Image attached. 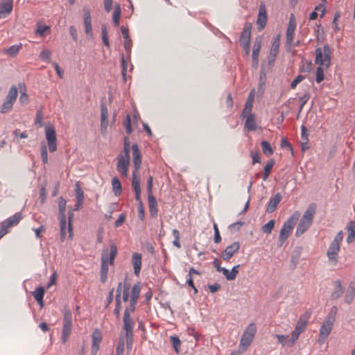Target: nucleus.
I'll use <instances>...</instances> for the list:
<instances>
[{
	"instance_id": "nucleus-1",
	"label": "nucleus",
	"mask_w": 355,
	"mask_h": 355,
	"mask_svg": "<svg viewBox=\"0 0 355 355\" xmlns=\"http://www.w3.org/2000/svg\"><path fill=\"white\" fill-rule=\"evenodd\" d=\"M316 208L317 206L315 203H311L309 205L297 227L295 231V236L297 237L302 235L310 227L313 223L314 215L316 212Z\"/></svg>"
},
{
	"instance_id": "nucleus-2",
	"label": "nucleus",
	"mask_w": 355,
	"mask_h": 355,
	"mask_svg": "<svg viewBox=\"0 0 355 355\" xmlns=\"http://www.w3.org/2000/svg\"><path fill=\"white\" fill-rule=\"evenodd\" d=\"M110 247V255H108V248L107 247H104L102 250L101 256V274H107L108 265L110 264L112 266L114 263V259L118 251L117 246L114 243L111 242Z\"/></svg>"
},
{
	"instance_id": "nucleus-3",
	"label": "nucleus",
	"mask_w": 355,
	"mask_h": 355,
	"mask_svg": "<svg viewBox=\"0 0 355 355\" xmlns=\"http://www.w3.org/2000/svg\"><path fill=\"white\" fill-rule=\"evenodd\" d=\"M331 51L328 44H324L323 49L317 48L315 49V64L328 68L331 64Z\"/></svg>"
},
{
	"instance_id": "nucleus-4",
	"label": "nucleus",
	"mask_w": 355,
	"mask_h": 355,
	"mask_svg": "<svg viewBox=\"0 0 355 355\" xmlns=\"http://www.w3.org/2000/svg\"><path fill=\"white\" fill-rule=\"evenodd\" d=\"M257 329L254 323L250 324L244 331L240 341V350L245 352L252 343L255 335Z\"/></svg>"
},
{
	"instance_id": "nucleus-5",
	"label": "nucleus",
	"mask_w": 355,
	"mask_h": 355,
	"mask_svg": "<svg viewBox=\"0 0 355 355\" xmlns=\"http://www.w3.org/2000/svg\"><path fill=\"white\" fill-rule=\"evenodd\" d=\"M73 216V213L69 212V221L67 227V218H58L60 223V241L63 242L67 236V230L69 232V238L72 239L73 236V226H72V218Z\"/></svg>"
},
{
	"instance_id": "nucleus-6",
	"label": "nucleus",
	"mask_w": 355,
	"mask_h": 355,
	"mask_svg": "<svg viewBox=\"0 0 355 355\" xmlns=\"http://www.w3.org/2000/svg\"><path fill=\"white\" fill-rule=\"evenodd\" d=\"M72 327V314L70 311H67L64 313L63 327L62 330V340L64 343L68 340Z\"/></svg>"
},
{
	"instance_id": "nucleus-7",
	"label": "nucleus",
	"mask_w": 355,
	"mask_h": 355,
	"mask_svg": "<svg viewBox=\"0 0 355 355\" xmlns=\"http://www.w3.org/2000/svg\"><path fill=\"white\" fill-rule=\"evenodd\" d=\"M45 135L48 143V148L51 153L57 150V137L55 128L48 125L45 128Z\"/></svg>"
},
{
	"instance_id": "nucleus-8",
	"label": "nucleus",
	"mask_w": 355,
	"mask_h": 355,
	"mask_svg": "<svg viewBox=\"0 0 355 355\" xmlns=\"http://www.w3.org/2000/svg\"><path fill=\"white\" fill-rule=\"evenodd\" d=\"M268 21V15L266 12V6L261 3L259 8L257 19V28L259 31H262L266 26Z\"/></svg>"
},
{
	"instance_id": "nucleus-9",
	"label": "nucleus",
	"mask_w": 355,
	"mask_h": 355,
	"mask_svg": "<svg viewBox=\"0 0 355 355\" xmlns=\"http://www.w3.org/2000/svg\"><path fill=\"white\" fill-rule=\"evenodd\" d=\"M240 249V243L238 241L232 243L230 245L226 247L221 254V257L224 261H229L232 256Z\"/></svg>"
},
{
	"instance_id": "nucleus-10",
	"label": "nucleus",
	"mask_w": 355,
	"mask_h": 355,
	"mask_svg": "<svg viewBox=\"0 0 355 355\" xmlns=\"http://www.w3.org/2000/svg\"><path fill=\"white\" fill-rule=\"evenodd\" d=\"M22 218L21 212H17L13 216L3 220L1 223V227L4 230H8V228L17 225Z\"/></svg>"
},
{
	"instance_id": "nucleus-11",
	"label": "nucleus",
	"mask_w": 355,
	"mask_h": 355,
	"mask_svg": "<svg viewBox=\"0 0 355 355\" xmlns=\"http://www.w3.org/2000/svg\"><path fill=\"white\" fill-rule=\"evenodd\" d=\"M340 251V244L331 243L327 252L329 261L334 265H336L338 259V252Z\"/></svg>"
},
{
	"instance_id": "nucleus-12",
	"label": "nucleus",
	"mask_w": 355,
	"mask_h": 355,
	"mask_svg": "<svg viewBox=\"0 0 355 355\" xmlns=\"http://www.w3.org/2000/svg\"><path fill=\"white\" fill-rule=\"evenodd\" d=\"M296 28V24L294 19L293 15H291L289 19V23L286 31V45L290 46L294 38L295 30Z\"/></svg>"
},
{
	"instance_id": "nucleus-13",
	"label": "nucleus",
	"mask_w": 355,
	"mask_h": 355,
	"mask_svg": "<svg viewBox=\"0 0 355 355\" xmlns=\"http://www.w3.org/2000/svg\"><path fill=\"white\" fill-rule=\"evenodd\" d=\"M261 42H262V40L261 37H257L254 42L252 59V66L254 68H257L258 67L259 54L260 52V49L261 48Z\"/></svg>"
},
{
	"instance_id": "nucleus-14",
	"label": "nucleus",
	"mask_w": 355,
	"mask_h": 355,
	"mask_svg": "<svg viewBox=\"0 0 355 355\" xmlns=\"http://www.w3.org/2000/svg\"><path fill=\"white\" fill-rule=\"evenodd\" d=\"M85 32L88 37H92V26L90 12L88 8H83Z\"/></svg>"
},
{
	"instance_id": "nucleus-15",
	"label": "nucleus",
	"mask_w": 355,
	"mask_h": 355,
	"mask_svg": "<svg viewBox=\"0 0 355 355\" xmlns=\"http://www.w3.org/2000/svg\"><path fill=\"white\" fill-rule=\"evenodd\" d=\"M13 8L12 0H2L0 3V19L7 17L12 12Z\"/></svg>"
},
{
	"instance_id": "nucleus-16",
	"label": "nucleus",
	"mask_w": 355,
	"mask_h": 355,
	"mask_svg": "<svg viewBox=\"0 0 355 355\" xmlns=\"http://www.w3.org/2000/svg\"><path fill=\"white\" fill-rule=\"evenodd\" d=\"M132 150L133 163H134V168H135V170L133 171H138L139 169L140 168L141 164V156L140 150L137 144H134L132 146Z\"/></svg>"
},
{
	"instance_id": "nucleus-17",
	"label": "nucleus",
	"mask_w": 355,
	"mask_h": 355,
	"mask_svg": "<svg viewBox=\"0 0 355 355\" xmlns=\"http://www.w3.org/2000/svg\"><path fill=\"white\" fill-rule=\"evenodd\" d=\"M310 316L311 312L309 311H306L303 315H302L297 321L295 330L300 333H302L306 329Z\"/></svg>"
},
{
	"instance_id": "nucleus-18",
	"label": "nucleus",
	"mask_w": 355,
	"mask_h": 355,
	"mask_svg": "<svg viewBox=\"0 0 355 355\" xmlns=\"http://www.w3.org/2000/svg\"><path fill=\"white\" fill-rule=\"evenodd\" d=\"M303 248L302 246H297L293 250L291 257L290 268L291 270H295L299 263Z\"/></svg>"
},
{
	"instance_id": "nucleus-19",
	"label": "nucleus",
	"mask_w": 355,
	"mask_h": 355,
	"mask_svg": "<svg viewBox=\"0 0 355 355\" xmlns=\"http://www.w3.org/2000/svg\"><path fill=\"white\" fill-rule=\"evenodd\" d=\"M137 171H132V186L135 192V199L137 201H140L141 198V180L140 176L137 175Z\"/></svg>"
},
{
	"instance_id": "nucleus-20",
	"label": "nucleus",
	"mask_w": 355,
	"mask_h": 355,
	"mask_svg": "<svg viewBox=\"0 0 355 355\" xmlns=\"http://www.w3.org/2000/svg\"><path fill=\"white\" fill-rule=\"evenodd\" d=\"M141 254L134 252L132 255V264L134 268V273L138 276L141 268Z\"/></svg>"
},
{
	"instance_id": "nucleus-21",
	"label": "nucleus",
	"mask_w": 355,
	"mask_h": 355,
	"mask_svg": "<svg viewBox=\"0 0 355 355\" xmlns=\"http://www.w3.org/2000/svg\"><path fill=\"white\" fill-rule=\"evenodd\" d=\"M252 24L250 23H245L243 31L240 36L241 44L250 43Z\"/></svg>"
},
{
	"instance_id": "nucleus-22",
	"label": "nucleus",
	"mask_w": 355,
	"mask_h": 355,
	"mask_svg": "<svg viewBox=\"0 0 355 355\" xmlns=\"http://www.w3.org/2000/svg\"><path fill=\"white\" fill-rule=\"evenodd\" d=\"M282 200V196L279 193H277L273 197L270 199L269 203L266 208L268 213H272L277 209L278 204Z\"/></svg>"
},
{
	"instance_id": "nucleus-23",
	"label": "nucleus",
	"mask_w": 355,
	"mask_h": 355,
	"mask_svg": "<svg viewBox=\"0 0 355 355\" xmlns=\"http://www.w3.org/2000/svg\"><path fill=\"white\" fill-rule=\"evenodd\" d=\"M355 297V283L352 282L349 284L345 295V302L347 304L352 303Z\"/></svg>"
},
{
	"instance_id": "nucleus-24",
	"label": "nucleus",
	"mask_w": 355,
	"mask_h": 355,
	"mask_svg": "<svg viewBox=\"0 0 355 355\" xmlns=\"http://www.w3.org/2000/svg\"><path fill=\"white\" fill-rule=\"evenodd\" d=\"M254 98V90H252L247 99V101L245 105V107L243 110L241 116L244 118L247 115V114H250L252 111V106H253V101Z\"/></svg>"
},
{
	"instance_id": "nucleus-25",
	"label": "nucleus",
	"mask_w": 355,
	"mask_h": 355,
	"mask_svg": "<svg viewBox=\"0 0 355 355\" xmlns=\"http://www.w3.org/2000/svg\"><path fill=\"white\" fill-rule=\"evenodd\" d=\"M334 284L335 287L331 295V298L332 300H337L344 293L345 288L342 286L341 282L340 280H336Z\"/></svg>"
},
{
	"instance_id": "nucleus-26",
	"label": "nucleus",
	"mask_w": 355,
	"mask_h": 355,
	"mask_svg": "<svg viewBox=\"0 0 355 355\" xmlns=\"http://www.w3.org/2000/svg\"><path fill=\"white\" fill-rule=\"evenodd\" d=\"M149 212L151 216H157L158 213L157 202L153 194L148 195Z\"/></svg>"
},
{
	"instance_id": "nucleus-27",
	"label": "nucleus",
	"mask_w": 355,
	"mask_h": 355,
	"mask_svg": "<svg viewBox=\"0 0 355 355\" xmlns=\"http://www.w3.org/2000/svg\"><path fill=\"white\" fill-rule=\"evenodd\" d=\"M102 336L101 331L98 329H96L92 334V350L93 352L96 353L99 349V345L101 342Z\"/></svg>"
},
{
	"instance_id": "nucleus-28",
	"label": "nucleus",
	"mask_w": 355,
	"mask_h": 355,
	"mask_svg": "<svg viewBox=\"0 0 355 355\" xmlns=\"http://www.w3.org/2000/svg\"><path fill=\"white\" fill-rule=\"evenodd\" d=\"M248 114V116H247L245 123V128L248 131H254L257 129V126L255 121V115L254 114H252L251 112Z\"/></svg>"
},
{
	"instance_id": "nucleus-29",
	"label": "nucleus",
	"mask_w": 355,
	"mask_h": 355,
	"mask_svg": "<svg viewBox=\"0 0 355 355\" xmlns=\"http://www.w3.org/2000/svg\"><path fill=\"white\" fill-rule=\"evenodd\" d=\"M300 216V214L299 211L294 212L292 216L284 223L283 226L291 230L299 220Z\"/></svg>"
},
{
	"instance_id": "nucleus-30",
	"label": "nucleus",
	"mask_w": 355,
	"mask_h": 355,
	"mask_svg": "<svg viewBox=\"0 0 355 355\" xmlns=\"http://www.w3.org/2000/svg\"><path fill=\"white\" fill-rule=\"evenodd\" d=\"M123 321V324H124L123 329L125 331L131 330V329L133 330L135 323H134L133 320H131L130 316L127 311H124Z\"/></svg>"
},
{
	"instance_id": "nucleus-31",
	"label": "nucleus",
	"mask_w": 355,
	"mask_h": 355,
	"mask_svg": "<svg viewBox=\"0 0 355 355\" xmlns=\"http://www.w3.org/2000/svg\"><path fill=\"white\" fill-rule=\"evenodd\" d=\"M112 189L115 196H119L122 192L121 184L119 179L115 177L112 180Z\"/></svg>"
},
{
	"instance_id": "nucleus-32",
	"label": "nucleus",
	"mask_w": 355,
	"mask_h": 355,
	"mask_svg": "<svg viewBox=\"0 0 355 355\" xmlns=\"http://www.w3.org/2000/svg\"><path fill=\"white\" fill-rule=\"evenodd\" d=\"M130 161L124 160L122 156H118L116 168L119 172L122 171H128Z\"/></svg>"
},
{
	"instance_id": "nucleus-33",
	"label": "nucleus",
	"mask_w": 355,
	"mask_h": 355,
	"mask_svg": "<svg viewBox=\"0 0 355 355\" xmlns=\"http://www.w3.org/2000/svg\"><path fill=\"white\" fill-rule=\"evenodd\" d=\"M291 232L290 229H287L286 227L283 226L280 230L279 236V245L282 246L285 241L289 236Z\"/></svg>"
},
{
	"instance_id": "nucleus-34",
	"label": "nucleus",
	"mask_w": 355,
	"mask_h": 355,
	"mask_svg": "<svg viewBox=\"0 0 355 355\" xmlns=\"http://www.w3.org/2000/svg\"><path fill=\"white\" fill-rule=\"evenodd\" d=\"M121 14V10L119 4H116L114 8V11L113 12L112 20L113 24L115 26H118L119 25V21Z\"/></svg>"
},
{
	"instance_id": "nucleus-35",
	"label": "nucleus",
	"mask_w": 355,
	"mask_h": 355,
	"mask_svg": "<svg viewBox=\"0 0 355 355\" xmlns=\"http://www.w3.org/2000/svg\"><path fill=\"white\" fill-rule=\"evenodd\" d=\"M66 200L62 197H60V200L58 203L59 207V213H58V218H66L65 210H66Z\"/></svg>"
},
{
	"instance_id": "nucleus-36",
	"label": "nucleus",
	"mask_w": 355,
	"mask_h": 355,
	"mask_svg": "<svg viewBox=\"0 0 355 355\" xmlns=\"http://www.w3.org/2000/svg\"><path fill=\"white\" fill-rule=\"evenodd\" d=\"M274 164H275V161H274V159H271L270 160H269L268 162V163L265 166L263 175L262 177V178L264 181H266L268 178V176L270 175V173L271 169L273 167Z\"/></svg>"
},
{
	"instance_id": "nucleus-37",
	"label": "nucleus",
	"mask_w": 355,
	"mask_h": 355,
	"mask_svg": "<svg viewBox=\"0 0 355 355\" xmlns=\"http://www.w3.org/2000/svg\"><path fill=\"white\" fill-rule=\"evenodd\" d=\"M261 147L263 153L266 155H271L273 154L274 151L272 148L271 147L270 143L267 141H263L261 142Z\"/></svg>"
},
{
	"instance_id": "nucleus-38",
	"label": "nucleus",
	"mask_w": 355,
	"mask_h": 355,
	"mask_svg": "<svg viewBox=\"0 0 355 355\" xmlns=\"http://www.w3.org/2000/svg\"><path fill=\"white\" fill-rule=\"evenodd\" d=\"M280 45V35H277L273 40L270 52L277 54Z\"/></svg>"
},
{
	"instance_id": "nucleus-39",
	"label": "nucleus",
	"mask_w": 355,
	"mask_h": 355,
	"mask_svg": "<svg viewBox=\"0 0 355 355\" xmlns=\"http://www.w3.org/2000/svg\"><path fill=\"white\" fill-rule=\"evenodd\" d=\"M44 293L45 290L42 286L38 287L35 291L32 292V295L36 301H39L40 300H41V299H43Z\"/></svg>"
},
{
	"instance_id": "nucleus-40",
	"label": "nucleus",
	"mask_w": 355,
	"mask_h": 355,
	"mask_svg": "<svg viewBox=\"0 0 355 355\" xmlns=\"http://www.w3.org/2000/svg\"><path fill=\"white\" fill-rule=\"evenodd\" d=\"M121 73L123 82L125 83L127 81V69H128V62L125 59L124 55L121 56Z\"/></svg>"
},
{
	"instance_id": "nucleus-41",
	"label": "nucleus",
	"mask_w": 355,
	"mask_h": 355,
	"mask_svg": "<svg viewBox=\"0 0 355 355\" xmlns=\"http://www.w3.org/2000/svg\"><path fill=\"white\" fill-rule=\"evenodd\" d=\"M14 103L15 102L6 98V101L1 105V113H6L8 111H10L12 108Z\"/></svg>"
},
{
	"instance_id": "nucleus-42",
	"label": "nucleus",
	"mask_w": 355,
	"mask_h": 355,
	"mask_svg": "<svg viewBox=\"0 0 355 355\" xmlns=\"http://www.w3.org/2000/svg\"><path fill=\"white\" fill-rule=\"evenodd\" d=\"M18 95V91L15 86H12L8 92V94L6 96V98L10 100L13 102H15L17 97Z\"/></svg>"
},
{
	"instance_id": "nucleus-43",
	"label": "nucleus",
	"mask_w": 355,
	"mask_h": 355,
	"mask_svg": "<svg viewBox=\"0 0 355 355\" xmlns=\"http://www.w3.org/2000/svg\"><path fill=\"white\" fill-rule=\"evenodd\" d=\"M141 290V283L139 282L135 284L132 288L130 297L139 298Z\"/></svg>"
},
{
	"instance_id": "nucleus-44",
	"label": "nucleus",
	"mask_w": 355,
	"mask_h": 355,
	"mask_svg": "<svg viewBox=\"0 0 355 355\" xmlns=\"http://www.w3.org/2000/svg\"><path fill=\"white\" fill-rule=\"evenodd\" d=\"M75 193H76V200L80 202H83L84 200V191L81 189V187L79 185V183L77 182L76 184V188H75Z\"/></svg>"
},
{
	"instance_id": "nucleus-45",
	"label": "nucleus",
	"mask_w": 355,
	"mask_h": 355,
	"mask_svg": "<svg viewBox=\"0 0 355 355\" xmlns=\"http://www.w3.org/2000/svg\"><path fill=\"white\" fill-rule=\"evenodd\" d=\"M20 48H21V46H19L12 45L11 46H10L8 49H6L4 51V52L7 55H8L11 57H14L19 53Z\"/></svg>"
},
{
	"instance_id": "nucleus-46",
	"label": "nucleus",
	"mask_w": 355,
	"mask_h": 355,
	"mask_svg": "<svg viewBox=\"0 0 355 355\" xmlns=\"http://www.w3.org/2000/svg\"><path fill=\"white\" fill-rule=\"evenodd\" d=\"M333 326L329 325L324 322V324L321 326L320 329V334L324 335L323 336H328L331 333Z\"/></svg>"
},
{
	"instance_id": "nucleus-47",
	"label": "nucleus",
	"mask_w": 355,
	"mask_h": 355,
	"mask_svg": "<svg viewBox=\"0 0 355 355\" xmlns=\"http://www.w3.org/2000/svg\"><path fill=\"white\" fill-rule=\"evenodd\" d=\"M41 157L44 164L48 163L47 147L44 143H42L41 144Z\"/></svg>"
},
{
	"instance_id": "nucleus-48",
	"label": "nucleus",
	"mask_w": 355,
	"mask_h": 355,
	"mask_svg": "<svg viewBox=\"0 0 355 355\" xmlns=\"http://www.w3.org/2000/svg\"><path fill=\"white\" fill-rule=\"evenodd\" d=\"M275 227V220H270L269 222H268L266 224H265L261 227V231L263 233L270 234L272 231V230Z\"/></svg>"
},
{
	"instance_id": "nucleus-49",
	"label": "nucleus",
	"mask_w": 355,
	"mask_h": 355,
	"mask_svg": "<svg viewBox=\"0 0 355 355\" xmlns=\"http://www.w3.org/2000/svg\"><path fill=\"white\" fill-rule=\"evenodd\" d=\"M101 32H102V40L103 44L107 47H110V42L108 40V34L107 31L106 26L103 25L101 27Z\"/></svg>"
},
{
	"instance_id": "nucleus-50",
	"label": "nucleus",
	"mask_w": 355,
	"mask_h": 355,
	"mask_svg": "<svg viewBox=\"0 0 355 355\" xmlns=\"http://www.w3.org/2000/svg\"><path fill=\"white\" fill-rule=\"evenodd\" d=\"M51 51L49 50L45 49L40 53L39 57L42 60L49 62L51 60Z\"/></svg>"
},
{
	"instance_id": "nucleus-51",
	"label": "nucleus",
	"mask_w": 355,
	"mask_h": 355,
	"mask_svg": "<svg viewBox=\"0 0 355 355\" xmlns=\"http://www.w3.org/2000/svg\"><path fill=\"white\" fill-rule=\"evenodd\" d=\"M324 76L323 69L320 66L317 68V70H316L315 81L318 83H320L324 80Z\"/></svg>"
},
{
	"instance_id": "nucleus-52",
	"label": "nucleus",
	"mask_w": 355,
	"mask_h": 355,
	"mask_svg": "<svg viewBox=\"0 0 355 355\" xmlns=\"http://www.w3.org/2000/svg\"><path fill=\"white\" fill-rule=\"evenodd\" d=\"M124 125L125 128L126 132L128 135H130L132 132V126H131V119L130 115H127L124 121Z\"/></svg>"
},
{
	"instance_id": "nucleus-53",
	"label": "nucleus",
	"mask_w": 355,
	"mask_h": 355,
	"mask_svg": "<svg viewBox=\"0 0 355 355\" xmlns=\"http://www.w3.org/2000/svg\"><path fill=\"white\" fill-rule=\"evenodd\" d=\"M300 334L301 333H300V332H298V331H297L296 330L294 329V331L292 332L291 338L288 341V345L290 346L294 345V344L295 343L296 340L298 339V337H299Z\"/></svg>"
},
{
	"instance_id": "nucleus-54",
	"label": "nucleus",
	"mask_w": 355,
	"mask_h": 355,
	"mask_svg": "<svg viewBox=\"0 0 355 355\" xmlns=\"http://www.w3.org/2000/svg\"><path fill=\"white\" fill-rule=\"evenodd\" d=\"M244 222L238 221L231 224L229 226V229L232 232H238L241 229V227L244 225Z\"/></svg>"
},
{
	"instance_id": "nucleus-55",
	"label": "nucleus",
	"mask_w": 355,
	"mask_h": 355,
	"mask_svg": "<svg viewBox=\"0 0 355 355\" xmlns=\"http://www.w3.org/2000/svg\"><path fill=\"white\" fill-rule=\"evenodd\" d=\"M171 340L175 352H179V347L181 345V341L179 338L176 336H171Z\"/></svg>"
},
{
	"instance_id": "nucleus-56",
	"label": "nucleus",
	"mask_w": 355,
	"mask_h": 355,
	"mask_svg": "<svg viewBox=\"0 0 355 355\" xmlns=\"http://www.w3.org/2000/svg\"><path fill=\"white\" fill-rule=\"evenodd\" d=\"M108 125V117L101 118V131L103 135H105L107 132V128Z\"/></svg>"
},
{
	"instance_id": "nucleus-57",
	"label": "nucleus",
	"mask_w": 355,
	"mask_h": 355,
	"mask_svg": "<svg viewBox=\"0 0 355 355\" xmlns=\"http://www.w3.org/2000/svg\"><path fill=\"white\" fill-rule=\"evenodd\" d=\"M101 118H106L108 117V111L106 103L101 102Z\"/></svg>"
},
{
	"instance_id": "nucleus-58",
	"label": "nucleus",
	"mask_w": 355,
	"mask_h": 355,
	"mask_svg": "<svg viewBox=\"0 0 355 355\" xmlns=\"http://www.w3.org/2000/svg\"><path fill=\"white\" fill-rule=\"evenodd\" d=\"M214 242L216 243H218L221 241V236L220 235V232L218 228V226L216 223L214 224Z\"/></svg>"
},
{
	"instance_id": "nucleus-59",
	"label": "nucleus",
	"mask_w": 355,
	"mask_h": 355,
	"mask_svg": "<svg viewBox=\"0 0 355 355\" xmlns=\"http://www.w3.org/2000/svg\"><path fill=\"white\" fill-rule=\"evenodd\" d=\"M305 78V76L302 75H298L291 83V89H295L297 84L301 83L304 79Z\"/></svg>"
},
{
	"instance_id": "nucleus-60",
	"label": "nucleus",
	"mask_w": 355,
	"mask_h": 355,
	"mask_svg": "<svg viewBox=\"0 0 355 355\" xmlns=\"http://www.w3.org/2000/svg\"><path fill=\"white\" fill-rule=\"evenodd\" d=\"M281 147L282 148H287L289 150L292 152L293 154V149L291 144V143L285 138H282L281 140Z\"/></svg>"
},
{
	"instance_id": "nucleus-61",
	"label": "nucleus",
	"mask_w": 355,
	"mask_h": 355,
	"mask_svg": "<svg viewBox=\"0 0 355 355\" xmlns=\"http://www.w3.org/2000/svg\"><path fill=\"white\" fill-rule=\"evenodd\" d=\"M240 267V265L238 264L236 266H234L232 268V270L230 272V278H231V280H234L236 277V275H238L239 273V268Z\"/></svg>"
},
{
	"instance_id": "nucleus-62",
	"label": "nucleus",
	"mask_w": 355,
	"mask_h": 355,
	"mask_svg": "<svg viewBox=\"0 0 355 355\" xmlns=\"http://www.w3.org/2000/svg\"><path fill=\"white\" fill-rule=\"evenodd\" d=\"M139 202V207H138V216L139 219L144 220V209L143 206V203L141 200L140 199V201Z\"/></svg>"
},
{
	"instance_id": "nucleus-63",
	"label": "nucleus",
	"mask_w": 355,
	"mask_h": 355,
	"mask_svg": "<svg viewBox=\"0 0 355 355\" xmlns=\"http://www.w3.org/2000/svg\"><path fill=\"white\" fill-rule=\"evenodd\" d=\"M308 137H309L308 130L304 125H302L301 127V137H302V141H309Z\"/></svg>"
},
{
	"instance_id": "nucleus-64",
	"label": "nucleus",
	"mask_w": 355,
	"mask_h": 355,
	"mask_svg": "<svg viewBox=\"0 0 355 355\" xmlns=\"http://www.w3.org/2000/svg\"><path fill=\"white\" fill-rule=\"evenodd\" d=\"M347 231L351 232V235L355 236V221H350L347 225Z\"/></svg>"
}]
</instances>
